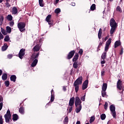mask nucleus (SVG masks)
Wrapping results in <instances>:
<instances>
[{
  "instance_id": "obj_1",
  "label": "nucleus",
  "mask_w": 124,
  "mask_h": 124,
  "mask_svg": "<svg viewBox=\"0 0 124 124\" xmlns=\"http://www.w3.org/2000/svg\"><path fill=\"white\" fill-rule=\"evenodd\" d=\"M38 57H39V52H38L37 53H33L32 54L31 56V60L33 61V62L31 64L32 67L36 66V64H37V62H38Z\"/></svg>"
},
{
  "instance_id": "obj_2",
  "label": "nucleus",
  "mask_w": 124,
  "mask_h": 124,
  "mask_svg": "<svg viewBox=\"0 0 124 124\" xmlns=\"http://www.w3.org/2000/svg\"><path fill=\"white\" fill-rule=\"evenodd\" d=\"M109 24L111 27L110 33V34H113L118 27V24H117V22H116V21L113 18L110 19Z\"/></svg>"
},
{
  "instance_id": "obj_3",
  "label": "nucleus",
  "mask_w": 124,
  "mask_h": 124,
  "mask_svg": "<svg viewBox=\"0 0 124 124\" xmlns=\"http://www.w3.org/2000/svg\"><path fill=\"white\" fill-rule=\"evenodd\" d=\"M83 83V77H79L74 83V86L75 87V90L76 93H78L79 91V85H82Z\"/></svg>"
},
{
  "instance_id": "obj_4",
  "label": "nucleus",
  "mask_w": 124,
  "mask_h": 124,
  "mask_svg": "<svg viewBox=\"0 0 124 124\" xmlns=\"http://www.w3.org/2000/svg\"><path fill=\"white\" fill-rule=\"evenodd\" d=\"M17 28L21 32H24L26 31L25 29L26 28V23L25 22H19L17 24Z\"/></svg>"
},
{
  "instance_id": "obj_5",
  "label": "nucleus",
  "mask_w": 124,
  "mask_h": 124,
  "mask_svg": "<svg viewBox=\"0 0 124 124\" xmlns=\"http://www.w3.org/2000/svg\"><path fill=\"white\" fill-rule=\"evenodd\" d=\"M109 109L110 111L111 112V114H112V117L116 119L117 115L116 114V107H115V105H111L109 106Z\"/></svg>"
},
{
  "instance_id": "obj_6",
  "label": "nucleus",
  "mask_w": 124,
  "mask_h": 124,
  "mask_svg": "<svg viewBox=\"0 0 124 124\" xmlns=\"http://www.w3.org/2000/svg\"><path fill=\"white\" fill-rule=\"evenodd\" d=\"M4 118L6 123L10 122V120H11V112H10L9 109L7 110L6 114L4 115Z\"/></svg>"
},
{
  "instance_id": "obj_7",
  "label": "nucleus",
  "mask_w": 124,
  "mask_h": 124,
  "mask_svg": "<svg viewBox=\"0 0 124 124\" xmlns=\"http://www.w3.org/2000/svg\"><path fill=\"white\" fill-rule=\"evenodd\" d=\"M117 89L119 91H122L123 90V92H124V85H123V81L121 79H118L117 83Z\"/></svg>"
},
{
  "instance_id": "obj_8",
  "label": "nucleus",
  "mask_w": 124,
  "mask_h": 124,
  "mask_svg": "<svg viewBox=\"0 0 124 124\" xmlns=\"http://www.w3.org/2000/svg\"><path fill=\"white\" fill-rule=\"evenodd\" d=\"M25 55H26V49L21 48L18 53V57L19 58V59L22 60V59H23Z\"/></svg>"
},
{
  "instance_id": "obj_9",
  "label": "nucleus",
  "mask_w": 124,
  "mask_h": 124,
  "mask_svg": "<svg viewBox=\"0 0 124 124\" xmlns=\"http://www.w3.org/2000/svg\"><path fill=\"white\" fill-rule=\"evenodd\" d=\"M51 18L52 16L51 15H48L46 18V21L47 22L48 25H50V26H52L54 24L53 20H51Z\"/></svg>"
},
{
  "instance_id": "obj_10",
  "label": "nucleus",
  "mask_w": 124,
  "mask_h": 124,
  "mask_svg": "<svg viewBox=\"0 0 124 124\" xmlns=\"http://www.w3.org/2000/svg\"><path fill=\"white\" fill-rule=\"evenodd\" d=\"M75 54V50H71L68 54V55L67 56V59L70 60L71 59H72V58H73V56H74Z\"/></svg>"
},
{
  "instance_id": "obj_11",
  "label": "nucleus",
  "mask_w": 124,
  "mask_h": 124,
  "mask_svg": "<svg viewBox=\"0 0 124 124\" xmlns=\"http://www.w3.org/2000/svg\"><path fill=\"white\" fill-rule=\"evenodd\" d=\"M88 85H89V80L86 79V80H85L82 84V89L83 91H84V90H86V89L88 88Z\"/></svg>"
},
{
  "instance_id": "obj_12",
  "label": "nucleus",
  "mask_w": 124,
  "mask_h": 124,
  "mask_svg": "<svg viewBox=\"0 0 124 124\" xmlns=\"http://www.w3.org/2000/svg\"><path fill=\"white\" fill-rule=\"evenodd\" d=\"M82 102H81V100H80V98L78 96L76 97L75 98V106H77L78 105H82L81 104Z\"/></svg>"
},
{
  "instance_id": "obj_13",
  "label": "nucleus",
  "mask_w": 124,
  "mask_h": 124,
  "mask_svg": "<svg viewBox=\"0 0 124 124\" xmlns=\"http://www.w3.org/2000/svg\"><path fill=\"white\" fill-rule=\"evenodd\" d=\"M40 48H41V46L39 44H37L33 48V52H38V51L40 50Z\"/></svg>"
},
{
  "instance_id": "obj_14",
  "label": "nucleus",
  "mask_w": 124,
  "mask_h": 124,
  "mask_svg": "<svg viewBox=\"0 0 124 124\" xmlns=\"http://www.w3.org/2000/svg\"><path fill=\"white\" fill-rule=\"evenodd\" d=\"M74 102H75V98L73 97L70 99L69 103V106H73L74 105Z\"/></svg>"
},
{
  "instance_id": "obj_15",
  "label": "nucleus",
  "mask_w": 124,
  "mask_h": 124,
  "mask_svg": "<svg viewBox=\"0 0 124 124\" xmlns=\"http://www.w3.org/2000/svg\"><path fill=\"white\" fill-rule=\"evenodd\" d=\"M18 13V9L16 7H13L12 9V14L13 15H16Z\"/></svg>"
},
{
  "instance_id": "obj_16",
  "label": "nucleus",
  "mask_w": 124,
  "mask_h": 124,
  "mask_svg": "<svg viewBox=\"0 0 124 124\" xmlns=\"http://www.w3.org/2000/svg\"><path fill=\"white\" fill-rule=\"evenodd\" d=\"M76 113H79L82 109V105H78L77 106H76Z\"/></svg>"
},
{
  "instance_id": "obj_17",
  "label": "nucleus",
  "mask_w": 124,
  "mask_h": 124,
  "mask_svg": "<svg viewBox=\"0 0 124 124\" xmlns=\"http://www.w3.org/2000/svg\"><path fill=\"white\" fill-rule=\"evenodd\" d=\"M78 59H79V54L78 53H76L75 55L73 57L72 61L76 62Z\"/></svg>"
},
{
  "instance_id": "obj_18",
  "label": "nucleus",
  "mask_w": 124,
  "mask_h": 124,
  "mask_svg": "<svg viewBox=\"0 0 124 124\" xmlns=\"http://www.w3.org/2000/svg\"><path fill=\"white\" fill-rule=\"evenodd\" d=\"M18 119H19V116H18L17 114H13V120L14 122H15V121H17Z\"/></svg>"
},
{
  "instance_id": "obj_19",
  "label": "nucleus",
  "mask_w": 124,
  "mask_h": 124,
  "mask_svg": "<svg viewBox=\"0 0 124 124\" xmlns=\"http://www.w3.org/2000/svg\"><path fill=\"white\" fill-rule=\"evenodd\" d=\"M16 79H17V77L13 75L11 76L10 77V80L11 81H12L13 82H16Z\"/></svg>"
},
{
  "instance_id": "obj_20",
  "label": "nucleus",
  "mask_w": 124,
  "mask_h": 124,
  "mask_svg": "<svg viewBox=\"0 0 124 124\" xmlns=\"http://www.w3.org/2000/svg\"><path fill=\"white\" fill-rule=\"evenodd\" d=\"M19 112L22 115L25 114V108L24 107H20L19 109Z\"/></svg>"
},
{
  "instance_id": "obj_21",
  "label": "nucleus",
  "mask_w": 124,
  "mask_h": 124,
  "mask_svg": "<svg viewBox=\"0 0 124 124\" xmlns=\"http://www.w3.org/2000/svg\"><path fill=\"white\" fill-rule=\"evenodd\" d=\"M101 35H102V29L100 28L98 31V37L99 39H101Z\"/></svg>"
},
{
  "instance_id": "obj_22",
  "label": "nucleus",
  "mask_w": 124,
  "mask_h": 124,
  "mask_svg": "<svg viewBox=\"0 0 124 124\" xmlns=\"http://www.w3.org/2000/svg\"><path fill=\"white\" fill-rule=\"evenodd\" d=\"M7 48H8L7 44H4V46H3L1 47V50L2 51H6V50H7Z\"/></svg>"
},
{
  "instance_id": "obj_23",
  "label": "nucleus",
  "mask_w": 124,
  "mask_h": 124,
  "mask_svg": "<svg viewBox=\"0 0 124 124\" xmlns=\"http://www.w3.org/2000/svg\"><path fill=\"white\" fill-rule=\"evenodd\" d=\"M120 46H121V42L116 41L114 44V48H117V47H119Z\"/></svg>"
},
{
  "instance_id": "obj_24",
  "label": "nucleus",
  "mask_w": 124,
  "mask_h": 124,
  "mask_svg": "<svg viewBox=\"0 0 124 124\" xmlns=\"http://www.w3.org/2000/svg\"><path fill=\"white\" fill-rule=\"evenodd\" d=\"M106 57H107V52H104L101 56L102 60H105V59H106Z\"/></svg>"
},
{
  "instance_id": "obj_25",
  "label": "nucleus",
  "mask_w": 124,
  "mask_h": 124,
  "mask_svg": "<svg viewBox=\"0 0 124 124\" xmlns=\"http://www.w3.org/2000/svg\"><path fill=\"white\" fill-rule=\"evenodd\" d=\"M107 90V83H103L102 87V90L106 91Z\"/></svg>"
},
{
  "instance_id": "obj_26",
  "label": "nucleus",
  "mask_w": 124,
  "mask_h": 124,
  "mask_svg": "<svg viewBox=\"0 0 124 124\" xmlns=\"http://www.w3.org/2000/svg\"><path fill=\"white\" fill-rule=\"evenodd\" d=\"M7 79V74L5 73L3 74L2 75V79L4 81H5Z\"/></svg>"
},
{
  "instance_id": "obj_27",
  "label": "nucleus",
  "mask_w": 124,
  "mask_h": 124,
  "mask_svg": "<svg viewBox=\"0 0 124 124\" xmlns=\"http://www.w3.org/2000/svg\"><path fill=\"white\" fill-rule=\"evenodd\" d=\"M13 19V16H12L11 15H8L7 16V20H8V21H12Z\"/></svg>"
},
{
  "instance_id": "obj_28",
  "label": "nucleus",
  "mask_w": 124,
  "mask_h": 124,
  "mask_svg": "<svg viewBox=\"0 0 124 124\" xmlns=\"http://www.w3.org/2000/svg\"><path fill=\"white\" fill-rule=\"evenodd\" d=\"M101 93L102 96L103 97H105V96L107 95L106 90H102Z\"/></svg>"
},
{
  "instance_id": "obj_29",
  "label": "nucleus",
  "mask_w": 124,
  "mask_h": 124,
  "mask_svg": "<svg viewBox=\"0 0 124 124\" xmlns=\"http://www.w3.org/2000/svg\"><path fill=\"white\" fill-rule=\"evenodd\" d=\"M6 31H7V32H8V33H11V27H10L9 26H7L6 27Z\"/></svg>"
},
{
  "instance_id": "obj_30",
  "label": "nucleus",
  "mask_w": 124,
  "mask_h": 124,
  "mask_svg": "<svg viewBox=\"0 0 124 124\" xmlns=\"http://www.w3.org/2000/svg\"><path fill=\"white\" fill-rule=\"evenodd\" d=\"M112 39L111 38H109L108 39V40L107 41L106 45L108 46H110V44H111V41Z\"/></svg>"
},
{
  "instance_id": "obj_31",
  "label": "nucleus",
  "mask_w": 124,
  "mask_h": 124,
  "mask_svg": "<svg viewBox=\"0 0 124 124\" xmlns=\"http://www.w3.org/2000/svg\"><path fill=\"white\" fill-rule=\"evenodd\" d=\"M94 120H95L94 116H92L90 120V123L92 124V123H93V122H94Z\"/></svg>"
},
{
  "instance_id": "obj_32",
  "label": "nucleus",
  "mask_w": 124,
  "mask_h": 124,
  "mask_svg": "<svg viewBox=\"0 0 124 124\" xmlns=\"http://www.w3.org/2000/svg\"><path fill=\"white\" fill-rule=\"evenodd\" d=\"M116 11L120 12V13H122V12H123V11L122 10V8H121V7L119 6L116 7Z\"/></svg>"
},
{
  "instance_id": "obj_33",
  "label": "nucleus",
  "mask_w": 124,
  "mask_h": 124,
  "mask_svg": "<svg viewBox=\"0 0 124 124\" xmlns=\"http://www.w3.org/2000/svg\"><path fill=\"white\" fill-rule=\"evenodd\" d=\"M39 3L40 4V6H41V7H43V6H44V4H43V0H39Z\"/></svg>"
},
{
  "instance_id": "obj_34",
  "label": "nucleus",
  "mask_w": 124,
  "mask_h": 124,
  "mask_svg": "<svg viewBox=\"0 0 124 124\" xmlns=\"http://www.w3.org/2000/svg\"><path fill=\"white\" fill-rule=\"evenodd\" d=\"M73 67L74 68H78V63H77V62H75L74 63H73Z\"/></svg>"
},
{
  "instance_id": "obj_35",
  "label": "nucleus",
  "mask_w": 124,
  "mask_h": 124,
  "mask_svg": "<svg viewBox=\"0 0 124 124\" xmlns=\"http://www.w3.org/2000/svg\"><path fill=\"white\" fill-rule=\"evenodd\" d=\"M1 31L2 34H4V35H6V34H7V33H6V31H5V30L2 28L1 29Z\"/></svg>"
},
{
  "instance_id": "obj_36",
  "label": "nucleus",
  "mask_w": 124,
  "mask_h": 124,
  "mask_svg": "<svg viewBox=\"0 0 124 124\" xmlns=\"http://www.w3.org/2000/svg\"><path fill=\"white\" fill-rule=\"evenodd\" d=\"M90 9H91V10H92L93 11V10H95V4H92V5L90 7Z\"/></svg>"
},
{
  "instance_id": "obj_37",
  "label": "nucleus",
  "mask_w": 124,
  "mask_h": 124,
  "mask_svg": "<svg viewBox=\"0 0 124 124\" xmlns=\"http://www.w3.org/2000/svg\"><path fill=\"white\" fill-rule=\"evenodd\" d=\"M55 13H56V14H59V13H61V9H56L55 10Z\"/></svg>"
},
{
  "instance_id": "obj_38",
  "label": "nucleus",
  "mask_w": 124,
  "mask_h": 124,
  "mask_svg": "<svg viewBox=\"0 0 124 124\" xmlns=\"http://www.w3.org/2000/svg\"><path fill=\"white\" fill-rule=\"evenodd\" d=\"M106 118V115H105V114H102V115H101V120H104Z\"/></svg>"
},
{
  "instance_id": "obj_39",
  "label": "nucleus",
  "mask_w": 124,
  "mask_h": 124,
  "mask_svg": "<svg viewBox=\"0 0 124 124\" xmlns=\"http://www.w3.org/2000/svg\"><path fill=\"white\" fill-rule=\"evenodd\" d=\"M64 124H65V123H66V124H67V123H68V117L66 116L63 121Z\"/></svg>"
},
{
  "instance_id": "obj_40",
  "label": "nucleus",
  "mask_w": 124,
  "mask_h": 124,
  "mask_svg": "<svg viewBox=\"0 0 124 124\" xmlns=\"http://www.w3.org/2000/svg\"><path fill=\"white\" fill-rule=\"evenodd\" d=\"M9 36L6 35L4 38V41L8 42L9 41Z\"/></svg>"
},
{
  "instance_id": "obj_41",
  "label": "nucleus",
  "mask_w": 124,
  "mask_h": 124,
  "mask_svg": "<svg viewBox=\"0 0 124 124\" xmlns=\"http://www.w3.org/2000/svg\"><path fill=\"white\" fill-rule=\"evenodd\" d=\"M104 106L105 110H107L108 107V103H107V102H106Z\"/></svg>"
},
{
  "instance_id": "obj_42",
  "label": "nucleus",
  "mask_w": 124,
  "mask_h": 124,
  "mask_svg": "<svg viewBox=\"0 0 124 124\" xmlns=\"http://www.w3.org/2000/svg\"><path fill=\"white\" fill-rule=\"evenodd\" d=\"M55 99V96L54 95H51V98H50V101L51 102H53Z\"/></svg>"
},
{
  "instance_id": "obj_43",
  "label": "nucleus",
  "mask_w": 124,
  "mask_h": 124,
  "mask_svg": "<svg viewBox=\"0 0 124 124\" xmlns=\"http://www.w3.org/2000/svg\"><path fill=\"white\" fill-rule=\"evenodd\" d=\"M83 49H80L78 51V54H79L80 56H82V55H83Z\"/></svg>"
},
{
  "instance_id": "obj_44",
  "label": "nucleus",
  "mask_w": 124,
  "mask_h": 124,
  "mask_svg": "<svg viewBox=\"0 0 124 124\" xmlns=\"http://www.w3.org/2000/svg\"><path fill=\"white\" fill-rule=\"evenodd\" d=\"M0 124H3V119H2V116H0Z\"/></svg>"
},
{
  "instance_id": "obj_45",
  "label": "nucleus",
  "mask_w": 124,
  "mask_h": 124,
  "mask_svg": "<svg viewBox=\"0 0 124 124\" xmlns=\"http://www.w3.org/2000/svg\"><path fill=\"white\" fill-rule=\"evenodd\" d=\"M4 84H5V86H6V87H8L9 86V84H10L9 81H8V80L5 81Z\"/></svg>"
},
{
  "instance_id": "obj_46",
  "label": "nucleus",
  "mask_w": 124,
  "mask_h": 124,
  "mask_svg": "<svg viewBox=\"0 0 124 124\" xmlns=\"http://www.w3.org/2000/svg\"><path fill=\"white\" fill-rule=\"evenodd\" d=\"M81 100H82V101H85V99H86V95H84L83 96H82L81 98H80Z\"/></svg>"
},
{
  "instance_id": "obj_47",
  "label": "nucleus",
  "mask_w": 124,
  "mask_h": 124,
  "mask_svg": "<svg viewBox=\"0 0 124 124\" xmlns=\"http://www.w3.org/2000/svg\"><path fill=\"white\" fill-rule=\"evenodd\" d=\"M5 5L6 6V7L9 8L10 7V6H11V5H10V4H9V3H8V2H6L5 3Z\"/></svg>"
},
{
  "instance_id": "obj_48",
  "label": "nucleus",
  "mask_w": 124,
  "mask_h": 124,
  "mask_svg": "<svg viewBox=\"0 0 124 124\" xmlns=\"http://www.w3.org/2000/svg\"><path fill=\"white\" fill-rule=\"evenodd\" d=\"M3 20H4V17H3V16H1L0 17V22H3Z\"/></svg>"
},
{
  "instance_id": "obj_49",
  "label": "nucleus",
  "mask_w": 124,
  "mask_h": 124,
  "mask_svg": "<svg viewBox=\"0 0 124 124\" xmlns=\"http://www.w3.org/2000/svg\"><path fill=\"white\" fill-rule=\"evenodd\" d=\"M13 57V54H9V55H8V56H7L8 59H12V57Z\"/></svg>"
},
{
  "instance_id": "obj_50",
  "label": "nucleus",
  "mask_w": 124,
  "mask_h": 124,
  "mask_svg": "<svg viewBox=\"0 0 124 124\" xmlns=\"http://www.w3.org/2000/svg\"><path fill=\"white\" fill-rule=\"evenodd\" d=\"M10 27H13L14 26V21H11L9 23Z\"/></svg>"
},
{
  "instance_id": "obj_51",
  "label": "nucleus",
  "mask_w": 124,
  "mask_h": 124,
  "mask_svg": "<svg viewBox=\"0 0 124 124\" xmlns=\"http://www.w3.org/2000/svg\"><path fill=\"white\" fill-rule=\"evenodd\" d=\"M1 39H3V35L1 34V32L0 31V40H1Z\"/></svg>"
},
{
  "instance_id": "obj_52",
  "label": "nucleus",
  "mask_w": 124,
  "mask_h": 124,
  "mask_svg": "<svg viewBox=\"0 0 124 124\" xmlns=\"http://www.w3.org/2000/svg\"><path fill=\"white\" fill-rule=\"evenodd\" d=\"M104 75H105V71L103 69L101 71V76H104Z\"/></svg>"
},
{
  "instance_id": "obj_53",
  "label": "nucleus",
  "mask_w": 124,
  "mask_h": 124,
  "mask_svg": "<svg viewBox=\"0 0 124 124\" xmlns=\"http://www.w3.org/2000/svg\"><path fill=\"white\" fill-rule=\"evenodd\" d=\"M108 49H109V46H107L106 45V46L105 47V51H108Z\"/></svg>"
},
{
  "instance_id": "obj_54",
  "label": "nucleus",
  "mask_w": 124,
  "mask_h": 124,
  "mask_svg": "<svg viewBox=\"0 0 124 124\" xmlns=\"http://www.w3.org/2000/svg\"><path fill=\"white\" fill-rule=\"evenodd\" d=\"M123 53H124V48L122 47L120 52V55H123Z\"/></svg>"
},
{
  "instance_id": "obj_55",
  "label": "nucleus",
  "mask_w": 124,
  "mask_h": 124,
  "mask_svg": "<svg viewBox=\"0 0 124 124\" xmlns=\"http://www.w3.org/2000/svg\"><path fill=\"white\" fill-rule=\"evenodd\" d=\"M3 103H0V111L2 109Z\"/></svg>"
},
{
  "instance_id": "obj_56",
  "label": "nucleus",
  "mask_w": 124,
  "mask_h": 124,
  "mask_svg": "<svg viewBox=\"0 0 124 124\" xmlns=\"http://www.w3.org/2000/svg\"><path fill=\"white\" fill-rule=\"evenodd\" d=\"M72 111V107H71L69 108L68 113H71Z\"/></svg>"
},
{
  "instance_id": "obj_57",
  "label": "nucleus",
  "mask_w": 124,
  "mask_h": 124,
  "mask_svg": "<svg viewBox=\"0 0 124 124\" xmlns=\"http://www.w3.org/2000/svg\"><path fill=\"white\" fill-rule=\"evenodd\" d=\"M2 101H3V98L0 95V102H2Z\"/></svg>"
},
{
  "instance_id": "obj_58",
  "label": "nucleus",
  "mask_w": 124,
  "mask_h": 124,
  "mask_svg": "<svg viewBox=\"0 0 124 124\" xmlns=\"http://www.w3.org/2000/svg\"><path fill=\"white\" fill-rule=\"evenodd\" d=\"M106 62V61L103 60V61H101V64H104V63H105Z\"/></svg>"
},
{
  "instance_id": "obj_59",
  "label": "nucleus",
  "mask_w": 124,
  "mask_h": 124,
  "mask_svg": "<svg viewBox=\"0 0 124 124\" xmlns=\"http://www.w3.org/2000/svg\"><path fill=\"white\" fill-rule=\"evenodd\" d=\"M101 46H102V43H101V42H100L99 46H98V47H100Z\"/></svg>"
},
{
  "instance_id": "obj_60",
  "label": "nucleus",
  "mask_w": 124,
  "mask_h": 124,
  "mask_svg": "<svg viewBox=\"0 0 124 124\" xmlns=\"http://www.w3.org/2000/svg\"><path fill=\"white\" fill-rule=\"evenodd\" d=\"M63 90L64 92H65L66 91V88L65 87H63Z\"/></svg>"
},
{
  "instance_id": "obj_61",
  "label": "nucleus",
  "mask_w": 124,
  "mask_h": 124,
  "mask_svg": "<svg viewBox=\"0 0 124 124\" xmlns=\"http://www.w3.org/2000/svg\"><path fill=\"white\" fill-rule=\"evenodd\" d=\"M51 95H54V90L52 89L51 91Z\"/></svg>"
},
{
  "instance_id": "obj_62",
  "label": "nucleus",
  "mask_w": 124,
  "mask_h": 124,
  "mask_svg": "<svg viewBox=\"0 0 124 124\" xmlns=\"http://www.w3.org/2000/svg\"><path fill=\"white\" fill-rule=\"evenodd\" d=\"M2 74V70H0V76H1V75Z\"/></svg>"
},
{
  "instance_id": "obj_63",
  "label": "nucleus",
  "mask_w": 124,
  "mask_h": 124,
  "mask_svg": "<svg viewBox=\"0 0 124 124\" xmlns=\"http://www.w3.org/2000/svg\"><path fill=\"white\" fill-rule=\"evenodd\" d=\"M71 5H72V6H75V3H72L71 4Z\"/></svg>"
},
{
  "instance_id": "obj_64",
  "label": "nucleus",
  "mask_w": 124,
  "mask_h": 124,
  "mask_svg": "<svg viewBox=\"0 0 124 124\" xmlns=\"http://www.w3.org/2000/svg\"><path fill=\"white\" fill-rule=\"evenodd\" d=\"M76 124H81V122L80 121H77Z\"/></svg>"
}]
</instances>
